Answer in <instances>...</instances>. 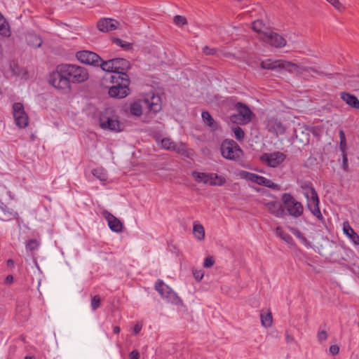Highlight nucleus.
Instances as JSON below:
<instances>
[{"instance_id":"nucleus-41","label":"nucleus","mask_w":359,"mask_h":359,"mask_svg":"<svg viewBox=\"0 0 359 359\" xmlns=\"http://www.w3.org/2000/svg\"><path fill=\"white\" fill-rule=\"evenodd\" d=\"M328 334L324 330H320L318 332L317 337L319 342H323L327 339Z\"/></svg>"},{"instance_id":"nucleus-25","label":"nucleus","mask_w":359,"mask_h":359,"mask_svg":"<svg viewBox=\"0 0 359 359\" xmlns=\"http://www.w3.org/2000/svg\"><path fill=\"white\" fill-rule=\"evenodd\" d=\"M341 98L350 107L354 109H359V100L355 96L348 93L341 94Z\"/></svg>"},{"instance_id":"nucleus-12","label":"nucleus","mask_w":359,"mask_h":359,"mask_svg":"<svg viewBox=\"0 0 359 359\" xmlns=\"http://www.w3.org/2000/svg\"><path fill=\"white\" fill-rule=\"evenodd\" d=\"M12 109L16 126L20 128H26L29 124V117L25 111L24 105L21 102H15Z\"/></svg>"},{"instance_id":"nucleus-11","label":"nucleus","mask_w":359,"mask_h":359,"mask_svg":"<svg viewBox=\"0 0 359 359\" xmlns=\"http://www.w3.org/2000/svg\"><path fill=\"white\" fill-rule=\"evenodd\" d=\"M262 67L268 69H283L290 72L298 73L299 72V67L296 64L292 62L278 60L272 61L268 60L262 62Z\"/></svg>"},{"instance_id":"nucleus-3","label":"nucleus","mask_w":359,"mask_h":359,"mask_svg":"<svg viewBox=\"0 0 359 359\" xmlns=\"http://www.w3.org/2000/svg\"><path fill=\"white\" fill-rule=\"evenodd\" d=\"M100 126L103 130L116 133L121 132L124 129V125L119 121L118 116L109 110H107L100 116Z\"/></svg>"},{"instance_id":"nucleus-17","label":"nucleus","mask_w":359,"mask_h":359,"mask_svg":"<svg viewBox=\"0 0 359 359\" xmlns=\"http://www.w3.org/2000/svg\"><path fill=\"white\" fill-rule=\"evenodd\" d=\"M286 156L280 151H276L270 154H265L262 156V159L265 161L267 165L272 168L278 166L284 161Z\"/></svg>"},{"instance_id":"nucleus-7","label":"nucleus","mask_w":359,"mask_h":359,"mask_svg":"<svg viewBox=\"0 0 359 359\" xmlns=\"http://www.w3.org/2000/svg\"><path fill=\"white\" fill-rule=\"evenodd\" d=\"M238 176L241 179H243L256 183L257 184L259 185L264 186L273 190H279L280 188V185L274 183L271 180H269L263 176H260L255 173L250 172L245 170H241L238 173Z\"/></svg>"},{"instance_id":"nucleus-4","label":"nucleus","mask_w":359,"mask_h":359,"mask_svg":"<svg viewBox=\"0 0 359 359\" xmlns=\"http://www.w3.org/2000/svg\"><path fill=\"white\" fill-rule=\"evenodd\" d=\"M102 70L109 72V74H126L125 72L130 67L128 60L124 58L117 57L102 62L100 64Z\"/></svg>"},{"instance_id":"nucleus-46","label":"nucleus","mask_w":359,"mask_h":359,"mask_svg":"<svg viewBox=\"0 0 359 359\" xmlns=\"http://www.w3.org/2000/svg\"><path fill=\"white\" fill-rule=\"evenodd\" d=\"M142 328V323H137L135 325L134 327H133V334H139V333L140 332V331H141Z\"/></svg>"},{"instance_id":"nucleus-36","label":"nucleus","mask_w":359,"mask_h":359,"mask_svg":"<svg viewBox=\"0 0 359 359\" xmlns=\"http://www.w3.org/2000/svg\"><path fill=\"white\" fill-rule=\"evenodd\" d=\"M29 43H30L32 46H33L36 48H38V47L41 46V45L42 43V40L38 36H36V35L32 36H32H30V39L29 41Z\"/></svg>"},{"instance_id":"nucleus-20","label":"nucleus","mask_w":359,"mask_h":359,"mask_svg":"<svg viewBox=\"0 0 359 359\" xmlns=\"http://www.w3.org/2000/svg\"><path fill=\"white\" fill-rule=\"evenodd\" d=\"M267 211L276 217H283L285 215V211L281 205L276 201H269L264 203Z\"/></svg>"},{"instance_id":"nucleus-19","label":"nucleus","mask_w":359,"mask_h":359,"mask_svg":"<svg viewBox=\"0 0 359 359\" xmlns=\"http://www.w3.org/2000/svg\"><path fill=\"white\" fill-rule=\"evenodd\" d=\"M118 22L111 18L102 19L97 22V28L100 31L107 32L115 30L118 27Z\"/></svg>"},{"instance_id":"nucleus-34","label":"nucleus","mask_w":359,"mask_h":359,"mask_svg":"<svg viewBox=\"0 0 359 359\" xmlns=\"http://www.w3.org/2000/svg\"><path fill=\"white\" fill-rule=\"evenodd\" d=\"M112 41L117 45L118 46L121 47L123 49L127 50L131 48L132 45L130 43L123 41L122 39H120L118 38H114L112 39Z\"/></svg>"},{"instance_id":"nucleus-51","label":"nucleus","mask_w":359,"mask_h":359,"mask_svg":"<svg viewBox=\"0 0 359 359\" xmlns=\"http://www.w3.org/2000/svg\"><path fill=\"white\" fill-rule=\"evenodd\" d=\"M8 266L13 267L14 266V261L11 259H9L6 262Z\"/></svg>"},{"instance_id":"nucleus-47","label":"nucleus","mask_w":359,"mask_h":359,"mask_svg":"<svg viewBox=\"0 0 359 359\" xmlns=\"http://www.w3.org/2000/svg\"><path fill=\"white\" fill-rule=\"evenodd\" d=\"M330 352L333 355H337L339 352V347L337 345H332L330 347Z\"/></svg>"},{"instance_id":"nucleus-37","label":"nucleus","mask_w":359,"mask_h":359,"mask_svg":"<svg viewBox=\"0 0 359 359\" xmlns=\"http://www.w3.org/2000/svg\"><path fill=\"white\" fill-rule=\"evenodd\" d=\"M174 23L180 27H182L187 23V19L182 15H175L173 19Z\"/></svg>"},{"instance_id":"nucleus-35","label":"nucleus","mask_w":359,"mask_h":359,"mask_svg":"<svg viewBox=\"0 0 359 359\" xmlns=\"http://www.w3.org/2000/svg\"><path fill=\"white\" fill-rule=\"evenodd\" d=\"M39 246V243L35 239H31L27 242L25 248L27 250L34 251L37 250Z\"/></svg>"},{"instance_id":"nucleus-21","label":"nucleus","mask_w":359,"mask_h":359,"mask_svg":"<svg viewBox=\"0 0 359 359\" xmlns=\"http://www.w3.org/2000/svg\"><path fill=\"white\" fill-rule=\"evenodd\" d=\"M343 232L353 245H359V236L355 233L348 221L343 222Z\"/></svg>"},{"instance_id":"nucleus-2","label":"nucleus","mask_w":359,"mask_h":359,"mask_svg":"<svg viewBox=\"0 0 359 359\" xmlns=\"http://www.w3.org/2000/svg\"><path fill=\"white\" fill-rule=\"evenodd\" d=\"M104 80L109 81L112 84L109 88L108 93L111 97L122 99L130 93V79L126 74H107Z\"/></svg>"},{"instance_id":"nucleus-9","label":"nucleus","mask_w":359,"mask_h":359,"mask_svg":"<svg viewBox=\"0 0 359 359\" xmlns=\"http://www.w3.org/2000/svg\"><path fill=\"white\" fill-rule=\"evenodd\" d=\"M304 196L307 201V208L311 213L318 219H323V215L319 208V198L317 192L313 187H308L304 191Z\"/></svg>"},{"instance_id":"nucleus-10","label":"nucleus","mask_w":359,"mask_h":359,"mask_svg":"<svg viewBox=\"0 0 359 359\" xmlns=\"http://www.w3.org/2000/svg\"><path fill=\"white\" fill-rule=\"evenodd\" d=\"M155 290L159 293L163 299L166 302L178 304L180 303L181 299L178 295L163 280L158 279L155 283Z\"/></svg>"},{"instance_id":"nucleus-39","label":"nucleus","mask_w":359,"mask_h":359,"mask_svg":"<svg viewBox=\"0 0 359 359\" xmlns=\"http://www.w3.org/2000/svg\"><path fill=\"white\" fill-rule=\"evenodd\" d=\"M339 138H340V149L341 151H345L346 148V137L342 130H339Z\"/></svg>"},{"instance_id":"nucleus-44","label":"nucleus","mask_w":359,"mask_h":359,"mask_svg":"<svg viewBox=\"0 0 359 359\" xmlns=\"http://www.w3.org/2000/svg\"><path fill=\"white\" fill-rule=\"evenodd\" d=\"M332 6L337 11H341L344 9L345 6L341 1H330Z\"/></svg>"},{"instance_id":"nucleus-5","label":"nucleus","mask_w":359,"mask_h":359,"mask_svg":"<svg viewBox=\"0 0 359 359\" xmlns=\"http://www.w3.org/2000/svg\"><path fill=\"white\" fill-rule=\"evenodd\" d=\"M192 177L196 182L203 183L210 186H223L226 180L222 175H219L213 172H203L198 171H193L191 173Z\"/></svg>"},{"instance_id":"nucleus-52","label":"nucleus","mask_w":359,"mask_h":359,"mask_svg":"<svg viewBox=\"0 0 359 359\" xmlns=\"http://www.w3.org/2000/svg\"><path fill=\"white\" fill-rule=\"evenodd\" d=\"M121 331V329L118 326H114L113 327V332L115 334H118Z\"/></svg>"},{"instance_id":"nucleus-26","label":"nucleus","mask_w":359,"mask_h":359,"mask_svg":"<svg viewBox=\"0 0 359 359\" xmlns=\"http://www.w3.org/2000/svg\"><path fill=\"white\" fill-rule=\"evenodd\" d=\"M260 319L262 325L264 327H270L273 325V317L271 313L268 311L265 313L261 312Z\"/></svg>"},{"instance_id":"nucleus-6","label":"nucleus","mask_w":359,"mask_h":359,"mask_svg":"<svg viewBox=\"0 0 359 359\" xmlns=\"http://www.w3.org/2000/svg\"><path fill=\"white\" fill-rule=\"evenodd\" d=\"M220 151L224 158L231 161H238L243 156V151L233 140L223 141L220 146Z\"/></svg>"},{"instance_id":"nucleus-57","label":"nucleus","mask_w":359,"mask_h":359,"mask_svg":"<svg viewBox=\"0 0 359 359\" xmlns=\"http://www.w3.org/2000/svg\"><path fill=\"white\" fill-rule=\"evenodd\" d=\"M3 17V15L0 13V18H1Z\"/></svg>"},{"instance_id":"nucleus-54","label":"nucleus","mask_w":359,"mask_h":359,"mask_svg":"<svg viewBox=\"0 0 359 359\" xmlns=\"http://www.w3.org/2000/svg\"><path fill=\"white\" fill-rule=\"evenodd\" d=\"M7 194L11 199H13V194L10 191H8Z\"/></svg>"},{"instance_id":"nucleus-13","label":"nucleus","mask_w":359,"mask_h":359,"mask_svg":"<svg viewBox=\"0 0 359 359\" xmlns=\"http://www.w3.org/2000/svg\"><path fill=\"white\" fill-rule=\"evenodd\" d=\"M236 114L231 116V121L238 124H245L250 121L252 112L246 105L238 102L236 104Z\"/></svg>"},{"instance_id":"nucleus-48","label":"nucleus","mask_w":359,"mask_h":359,"mask_svg":"<svg viewBox=\"0 0 359 359\" xmlns=\"http://www.w3.org/2000/svg\"><path fill=\"white\" fill-rule=\"evenodd\" d=\"M129 357L130 359H139L140 353L137 351L135 350L130 353Z\"/></svg>"},{"instance_id":"nucleus-56","label":"nucleus","mask_w":359,"mask_h":359,"mask_svg":"<svg viewBox=\"0 0 359 359\" xmlns=\"http://www.w3.org/2000/svg\"><path fill=\"white\" fill-rule=\"evenodd\" d=\"M4 213L7 212V208L6 207V209H4V211H3Z\"/></svg>"},{"instance_id":"nucleus-8","label":"nucleus","mask_w":359,"mask_h":359,"mask_svg":"<svg viewBox=\"0 0 359 359\" xmlns=\"http://www.w3.org/2000/svg\"><path fill=\"white\" fill-rule=\"evenodd\" d=\"M281 200L290 216L297 218L302 215L304 212L302 204L297 201L290 194H283Z\"/></svg>"},{"instance_id":"nucleus-30","label":"nucleus","mask_w":359,"mask_h":359,"mask_svg":"<svg viewBox=\"0 0 359 359\" xmlns=\"http://www.w3.org/2000/svg\"><path fill=\"white\" fill-rule=\"evenodd\" d=\"M142 105L140 102H134L130 106V113L135 116H140L142 114Z\"/></svg>"},{"instance_id":"nucleus-42","label":"nucleus","mask_w":359,"mask_h":359,"mask_svg":"<svg viewBox=\"0 0 359 359\" xmlns=\"http://www.w3.org/2000/svg\"><path fill=\"white\" fill-rule=\"evenodd\" d=\"M215 264V259L212 257H208L205 259L203 262V266L205 268H210Z\"/></svg>"},{"instance_id":"nucleus-27","label":"nucleus","mask_w":359,"mask_h":359,"mask_svg":"<svg viewBox=\"0 0 359 359\" xmlns=\"http://www.w3.org/2000/svg\"><path fill=\"white\" fill-rule=\"evenodd\" d=\"M193 233H194L195 238L198 241H203L205 238L204 228L199 223H196V222L194 223Z\"/></svg>"},{"instance_id":"nucleus-28","label":"nucleus","mask_w":359,"mask_h":359,"mask_svg":"<svg viewBox=\"0 0 359 359\" xmlns=\"http://www.w3.org/2000/svg\"><path fill=\"white\" fill-rule=\"evenodd\" d=\"M201 116H202V118H203V121H204V123L209 128H210L212 130H216L217 129V124H216V123L215 122V120L213 119V118L212 117V116L210 115V114L208 111H203L202 114H201Z\"/></svg>"},{"instance_id":"nucleus-55","label":"nucleus","mask_w":359,"mask_h":359,"mask_svg":"<svg viewBox=\"0 0 359 359\" xmlns=\"http://www.w3.org/2000/svg\"><path fill=\"white\" fill-rule=\"evenodd\" d=\"M25 359H35V358H34V356L27 355V356H25Z\"/></svg>"},{"instance_id":"nucleus-15","label":"nucleus","mask_w":359,"mask_h":359,"mask_svg":"<svg viewBox=\"0 0 359 359\" xmlns=\"http://www.w3.org/2000/svg\"><path fill=\"white\" fill-rule=\"evenodd\" d=\"M143 101L151 112L156 114L162 109V100L158 95L148 94Z\"/></svg>"},{"instance_id":"nucleus-49","label":"nucleus","mask_w":359,"mask_h":359,"mask_svg":"<svg viewBox=\"0 0 359 359\" xmlns=\"http://www.w3.org/2000/svg\"><path fill=\"white\" fill-rule=\"evenodd\" d=\"M203 52L206 55H213L215 53V50L212 48H210L208 46H205L203 48Z\"/></svg>"},{"instance_id":"nucleus-43","label":"nucleus","mask_w":359,"mask_h":359,"mask_svg":"<svg viewBox=\"0 0 359 359\" xmlns=\"http://www.w3.org/2000/svg\"><path fill=\"white\" fill-rule=\"evenodd\" d=\"M342 161H343L342 162L343 169L345 171H347L348 170V164L347 155H346L345 151H342Z\"/></svg>"},{"instance_id":"nucleus-29","label":"nucleus","mask_w":359,"mask_h":359,"mask_svg":"<svg viewBox=\"0 0 359 359\" xmlns=\"http://www.w3.org/2000/svg\"><path fill=\"white\" fill-rule=\"evenodd\" d=\"M276 234L283 240L288 245H292L294 241L292 238L285 233L280 226H277L275 229Z\"/></svg>"},{"instance_id":"nucleus-53","label":"nucleus","mask_w":359,"mask_h":359,"mask_svg":"<svg viewBox=\"0 0 359 359\" xmlns=\"http://www.w3.org/2000/svg\"><path fill=\"white\" fill-rule=\"evenodd\" d=\"M4 209H6V206L4 204V203L0 200V210L4 211Z\"/></svg>"},{"instance_id":"nucleus-16","label":"nucleus","mask_w":359,"mask_h":359,"mask_svg":"<svg viewBox=\"0 0 359 359\" xmlns=\"http://www.w3.org/2000/svg\"><path fill=\"white\" fill-rule=\"evenodd\" d=\"M262 41L276 48H282L286 44V40L282 36L270 30L264 34Z\"/></svg>"},{"instance_id":"nucleus-14","label":"nucleus","mask_w":359,"mask_h":359,"mask_svg":"<svg viewBox=\"0 0 359 359\" xmlns=\"http://www.w3.org/2000/svg\"><path fill=\"white\" fill-rule=\"evenodd\" d=\"M76 59L81 63L93 65L100 66L102 63L101 57L95 53L90 50H80L76 53Z\"/></svg>"},{"instance_id":"nucleus-24","label":"nucleus","mask_w":359,"mask_h":359,"mask_svg":"<svg viewBox=\"0 0 359 359\" xmlns=\"http://www.w3.org/2000/svg\"><path fill=\"white\" fill-rule=\"evenodd\" d=\"M252 28L254 32L258 34V36L261 40L264 38V34L268 33L269 29L263 23L262 20H257L252 22Z\"/></svg>"},{"instance_id":"nucleus-40","label":"nucleus","mask_w":359,"mask_h":359,"mask_svg":"<svg viewBox=\"0 0 359 359\" xmlns=\"http://www.w3.org/2000/svg\"><path fill=\"white\" fill-rule=\"evenodd\" d=\"M233 133L236 138L238 140H241L244 137V132L241 128L237 126L233 128Z\"/></svg>"},{"instance_id":"nucleus-1","label":"nucleus","mask_w":359,"mask_h":359,"mask_svg":"<svg viewBox=\"0 0 359 359\" xmlns=\"http://www.w3.org/2000/svg\"><path fill=\"white\" fill-rule=\"evenodd\" d=\"M86 68L72 64H61L48 76L49 83L62 92H69L72 83H83L88 79Z\"/></svg>"},{"instance_id":"nucleus-31","label":"nucleus","mask_w":359,"mask_h":359,"mask_svg":"<svg viewBox=\"0 0 359 359\" xmlns=\"http://www.w3.org/2000/svg\"><path fill=\"white\" fill-rule=\"evenodd\" d=\"M0 34L4 36H10L11 35L9 25L4 17L0 18Z\"/></svg>"},{"instance_id":"nucleus-22","label":"nucleus","mask_w":359,"mask_h":359,"mask_svg":"<svg viewBox=\"0 0 359 359\" xmlns=\"http://www.w3.org/2000/svg\"><path fill=\"white\" fill-rule=\"evenodd\" d=\"M267 128L269 131L276 133L277 135H283L285 131L283 124L275 118H271L268 120Z\"/></svg>"},{"instance_id":"nucleus-23","label":"nucleus","mask_w":359,"mask_h":359,"mask_svg":"<svg viewBox=\"0 0 359 359\" xmlns=\"http://www.w3.org/2000/svg\"><path fill=\"white\" fill-rule=\"evenodd\" d=\"M161 144V147L167 150L175 151L177 153H182L184 151V144L182 143L176 144L173 141L168 137L162 139Z\"/></svg>"},{"instance_id":"nucleus-50","label":"nucleus","mask_w":359,"mask_h":359,"mask_svg":"<svg viewBox=\"0 0 359 359\" xmlns=\"http://www.w3.org/2000/svg\"><path fill=\"white\" fill-rule=\"evenodd\" d=\"M13 281V276L12 275H8L6 279H5V282L6 283H8V284H11L12 283Z\"/></svg>"},{"instance_id":"nucleus-45","label":"nucleus","mask_w":359,"mask_h":359,"mask_svg":"<svg viewBox=\"0 0 359 359\" xmlns=\"http://www.w3.org/2000/svg\"><path fill=\"white\" fill-rule=\"evenodd\" d=\"M195 279L200 281L204 276V272L202 270L196 271L194 272Z\"/></svg>"},{"instance_id":"nucleus-18","label":"nucleus","mask_w":359,"mask_h":359,"mask_svg":"<svg viewBox=\"0 0 359 359\" xmlns=\"http://www.w3.org/2000/svg\"><path fill=\"white\" fill-rule=\"evenodd\" d=\"M102 215L104 218L107 220L109 229L114 232L119 233L122 231L123 224L122 222L111 214L107 210H103Z\"/></svg>"},{"instance_id":"nucleus-32","label":"nucleus","mask_w":359,"mask_h":359,"mask_svg":"<svg viewBox=\"0 0 359 359\" xmlns=\"http://www.w3.org/2000/svg\"><path fill=\"white\" fill-rule=\"evenodd\" d=\"M92 174L94 177H95L102 182H105L107 180V172L102 168L93 169L92 170Z\"/></svg>"},{"instance_id":"nucleus-38","label":"nucleus","mask_w":359,"mask_h":359,"mask_svg":"<svg viewBox=\"0 0 359 359\" xmlns=\"http://www.w3.org/2000/svg\"><path fill=\"white\" fill-rule=\"evenodd\" d=\"M100 306V298L98 295L94 296L91 299L90 306L93 311H95Z\"/></svg>"},{"instance_id":"nucleus-33","label":"nucleus","mask_w":359,"mask_h":359,"mask_svg":"<svg viewBox=\"0 0 359 359\" xmlns=\"http://www.w3.org/2000/svg\"><path fill=\"white\" fill-rule=\"evenodd\" d=\"M288 229L291 233L299 238L304 245H306L308 243L306 238L297 228L290 226Z\"/></svg>"}]
</instances>
